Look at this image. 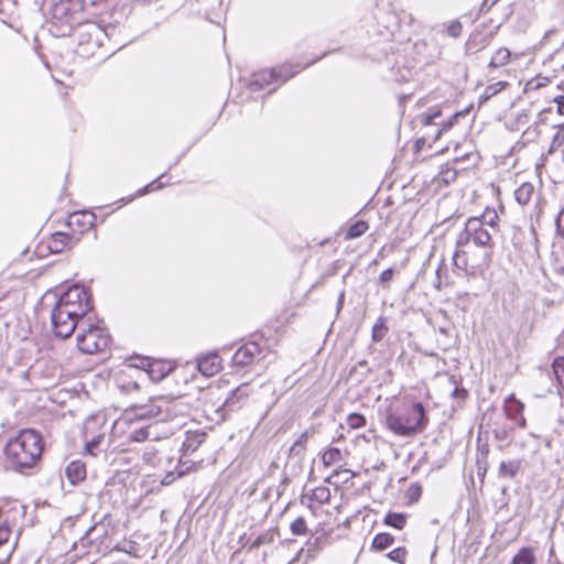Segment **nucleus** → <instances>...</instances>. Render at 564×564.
I'll return each mask as SVG.
<instances>
[{"mask_svg": "<svg viewBox=\"0 0 564 564\" xmlns=\"http://www.w3.org/2000/svg\"><path fill=\"white\" fill-rule=\"evenodd\" d=\"M42 453V435L33 429L20 431L7 443L4 448L8 464L19 471L33 467L41 458Z\"/></svg>", "mask_w": 564, "mask_h": 564, "instance_id": "obj_1", "label": "nucleus"}, {"mask_svg": "<svg viewBox=\"0 0 564 564\" xmlns=\"http://www.w3.org/2000/svg\"><path fill=\"white\" fill-rule=\"evenodd\" d=\"M429 423V417L421 402L414 403L403 412L388 410L386 426L393 434L402 437L413 436L423 432Z\"/></svg>", "mask_w": 564, "mask_h": 564, "instance_id": "obj_2", "label": "nucleus"}, {"mask_svg": "<svg viewBox=\"0 0 564 564\" xmlns=\"http://www.w3.org/2000/svg\"><path fill=\"white\" fill-rule=\"evenodd\" d=\"M115 30V26L105 28L93 21L79 22L73 30L77 39V54L84 57L96 55Z\"/></svg>", "mask_w": 564, "mask_h": 564, "instance_id": "obj_3", "label": "nucleus"}, {"mask_svg": "<svg viewBox=\"0 0 564 564\" xmlns=\"http://www.w3.org/2000/svg\"><path fill=\"white\" fill-rule=\"evenodd\" d=\"M131 412L138 420L153 419L158 422H164L182 415L184 404L180 398L155 397L148 404L134 405Z\"/></svg>", "mask_w": 564, "mask_h": 564, "instance_id": "obj_4", "label": "nucleus"}, {"mask_svg": "<svg viewBox=\"0 0 564 564\" xmlns=\"http://www.w3.org/2000/svg\"><path fill=\"white\" fill-rule=\"evenodd\" d=\"M110 344V335L99 323L95 324L87 317L78 327L77 346L85 354H96L105 350Z\"/></svg>", "mask_w": 564, "mask_h": 564, "instance_id": "obj_5", "label": "nucleus"}, {"mask_svg": "<svg viewBox=\"0 0 564 564\" xmlns=\"http://www.w3.org/2000/svg\"><path fill=\"white\" fill-rule=\"evenodd\" d=\"M473 242L476 247L486 249L484 259H488L494 248L492 236L489 230L482 226L477 217H470L465 228L458 234L456 245L459 247H468Z\"/></svg>", "mask_w": 564, "mask_h": 564, "instance_id": "obj_6", "label": "nucleus"}, {"mask_svg": "<svg viewBox=\"0 0 564 564\" xmlns=\"http://www.w3.org/2000/svg\"><path fill=\"white\" fill-rule=\"evenodd\" d=\"M83 4L79 0H59L51 9L52 23L61 30V35H69L80 22Z\"/></svg>", "mask_w": 564, "mask_h": 564, "instance_id": "obj_7", "label": "nucleus"}, {"mask_svg": "<svg viewBox=\"0 0 564 564\" xmlns=\"http://www.w3.org/2000/svg\"><path fill=\"white\" fill-rule=\"evenodd\" d=\"M303 68L300 65L283 64L271 69H261L251 75L248 86L251 91H258L273 83L282 84Z\"/></svg>", "mask_w": 564, "mask_h": 564, "instance_id": "obj_8", "label": "nucleus"}, {"mask_svg": "<svg viewBox=\"0 0 564 564\" xmlns=\"http://www.w3.org/2000/svg\"><path fill=\"white\" fill-rule=\"evenodd\" d=\"M270 351L267 345H260L257 341H248L240 346L232 356L235 366H249L259 362L269 356Z\"/></svg>", "mask_w": 564, "mask_h": 564, "instance_id": "obj_9", "label": "nucleus"}, {"mask_svg": "<svg viewBox=\"0 0 564 564\" xmlns=\"http://www.w3.org/2000/svg\"><path fill=\"white\" fill-rule=\"evenodd\" d=\"M51 321L55 335L63 339L68 338L76 328L78 329L79 323H82L72 315V312L69 313L56 305L52 310Z\"/></svg>", "mask_w": 564, "mask_h": 564, "instance_id": "obj_10", "label": "nucleus"}, {"mask_svg": "<svg viewBox=\"0 0 564 564\" xmlns=\"http://www.w3.org/2000/svg\"><path fill=\"white\" fill-rule=\"evenodd\" d=\"M470 246L459 247L456 245V250L453 254V265L456 270L464 272L466 275H475L480 263L470 259Z\"/></svg>", "mask_w": 564, "mask_h": 564, "instance_id": "obj_11", "label": "nucleus"}, {"mask_svg": "<svg viewBox=\"0 0 564 564\" xmlns=\"http://www.w3.org/2000/svg\"><path fill=\"white\" fill-rule=\"evenodd\" d=\"M523 409L524 404L520 400H518L514 397V394H511L508 398H506L503 403L505 414L509 420L514 421L517 425L521 429H525L527 426V421L522 415Z\"/></svg>", "mask_w": 564, "mask_h": 564, "instance_id": "obj_12", "label": "nucleus"}, {"mask_svg": "<svg viewBox=\"0 0 564 564\" xmlns=\"http://www.w3.org/2000/svg\"><path fill=\"white\" fill-rule=\"evenodd\" d=\"M198 370L206 377H212L220 371L221 359L217 352L207 354L197 359Z\"/></svg>", "mask_w": 564, "mask_h": 564, "instance_id": "obj_13", "label": "nucleus"}, {"mask_svg": "<svg viewBox=\"0 0 564 564\" xmlns=\"http://www.w3.org/2000/svg\"><path fill=\"white\" fill-rule=\"evenodd\" d=\"M56 303H90L89 296L85 288L79 285L70 286L67 291L63 292Z\"/></svg>", "mask_w": 564, "mask_h": 564, "instance_id": "obj_14", "label": "nucleus"}, {"mask_svg": "<svg viewBox=\"0 0 564 564\" xmlns=\"http://www.w3.org/2000/svg\"><path fill=\"white\" fill-rule=\"evenodd\" d=\"M96 215L90 212L74 213L69 216L68 225L77 226L82 232L94 227Z\"/></svg>", "mask_w": 564, "mask_h": 564, "instance_id": "obj_15", "label": "nucleus"}, {"mask_svg": "<svg viewBox=\"0 0 564 564\" xmlns=\"http://www.w3.org/2000/svg\"><path fill=\"white\" fill-rule=\"evenodd\" d=\"M491 43V35H485V33L476 29L468 37L466 42V50L471 53L479 52L487 47Z\"/></svg>", "mask_w": 564, "mask_h": 564, "instance_id": "obj_16", "label": "nucleus"}, {"mask_svg": "<svg viewBox=\"0 0 564 564\" xmlns=\"http://www.w3.org/2000/svg\"><path fill=\"white\" fill-rule=\"evenodd\" d=\"M249 393V384L242 383L239 387H237L235 390L230 392V395H228L225 401L223 402L221 408L219 411L221 412V417L226 415L227 412L234 411L236 409V402L235 397H239V399H242L247 397Z\"/></svg>", "mask_w": 564, "mask_h": 564, "instance_id": "obj_17", "label": "nucleus"}, {"mask_svg": "<svg viewBox=\"0 0 564 564\" xmlns=\"http://www.w3.org/2000/svg\"><path fill=\"white\" fill-rule=\"evenodd\" d=\"M66 478L77 485L86 478V465L80 460L70 462L65 469Z\"/></svg>", "mask_w": 564, "mask_h": 564, "instance_id": "obj_18", "label": "nucleus"}, {"mask_svg": "<svg viewBox=\"0 0 564 564\" xmlns=\"http://www.w3.org/2000/svg\"><path fill=\"white\" fill-rule=\"evenodd\" d=\"M73 242V237L66 232L57 231L52 235L48 241V249L53 253L63 252L65 249L70 248Z\"/></svg>", "mask_w": 564, "mask_h": 564, "instance_id": "obj_19", "label": "nucleus"}, {"mask_svg": "<svg viewBox=\"0 0 564 564\" xmlns=\"http://www.w3.org/2000/svg\"><path fill=\"white\" fill-rule=\"evenodd\" d=\"M205 440L206 433L203 431L187 432L182 446L184 454L194 453Z\"/></svg>", "mask_w": 564, "mask_h": 564, "instance_id": "obj_20", "label": "nucleus"}, {"mask_svg": "<svg viewBox=\"0 0 564 564\" xmlns=\"http://www.w3.org/2000/svg\"><path fill=\"white\" fill-rule=\"evenodd\" d=\"M172 370V367L163 361L155 360L152 362H148V376L154 381L159 382L163 380Z\"/></svg>", "mask_w": 564, "mask_h": 564, "instance_id": "obj_21", "label": "nucleus"}, {"mask_svg": "<svg viewBox=\"0 0 564 564\" xmlns=\"http://www.w3.org/2000/svg\"><path fill=\"white\" fill-rule=\"evenodd\" d=\"M55 305L69 313L72 312V315L78 321H87L86 316L93 308L91 303H56Z\"/></svg>", "mask_w": 564, "mask_h": 564, "instance_id": "obj_22", "label": "nucleus"}, {"mask_svg": "<svg viewBox=\"0 0 564 564\" xmlns=\"http://www.w3.org/2000/svg\"><path fill=\"white\" fill-rule=\"evenodd\" d=\"M521 467L520 459L502 460L498 468L499 478H513Z\"/></svg>", "mask_w": 564, "mask_h": 564, "instance_id": "obj_23", "label": "nucleus"}, {"mask_svg": "<svg viewBox=\"0 0 564 564\" xmlns=\"http://www.w3.org/2000/svg\"><path fill=\"white\" fill-rule=\"evenodd\" d=\"M536 557L532 547H521L512 557L511 564H535Z\"/></svg>", "mask_w": 564, "mask_h": 564, "instance_id": "obj_24", "label": "nucleus"}, {"mask_svg": "<svg viewBox=\"0 0 564 564\" xmlns=\"http://www.w3.org/2000/svg\"><path fill=\"white\" fill-rule=\"evenodd\" d=\"M510 57H511V52L507 47H500L492 55V57L489 62V67H491V68L502 67L509 63Z\"/></svg>", "mask_w": 564, "mask_h": 564, "instance_id": "obj_25", "label": "nucleus"}, {"mask_svg": "<svg viewBox=\"0 0 564 564\" xmlns=\"http://www.w3.org/2000/svg\"><path fill=\"white\" fill-rule=\"evenodd\" d=\"M534 193V186L531 183L521 184L514 192V197L520 205H527Z\"/></svg>", "mask_w": 564, "mask_h": 564, "instance_id": "obj_26", "label": "nucleus"}, {"mask_svg": "<svg viewBox=\"0 0 564 564\" xmlns=\"http://www.w3.org/2000/svg\"><path fill=\"white\" fill-rule=\"evenodd\" d=\"M393 542H394V536L391 535L390 533H387V532L378 533L375 535V538L372 540L371 549L376 550V551H383V550L388 549L389 546H391L393 544Z\"/></svg>", "mask_w": 564, "mask_h": 564, "instance_id": "obj_27", "label": "nucleus"}, {"mask_svg": "<svg viewBox=\"0 0 564 564\" xmlns=\"http://www.w3.org/2000/svg\"><path fill=\"white\" fill-rule=\"evenodd\" d=\"M386 525L402 530L406 523V516L400 512H388L383 519Z\"/></svg>", "mask_w": 564, "mask_h": 564, "instance_id": "obj_28", "label": "nucleus"}, {"mask_svg": "<svg viewBox=\"0 0 564 564\" xmlns=\"http://www.w3.org/2000/svg\"><path fill=\"white\" fill-rule=\"evenodd\" d=\"M387 319L383 316H380L375 323L371 332V338L375 343L381 341L384 336L388 334Z\"/></svg>", "mask_w": 564, "mask_h": 564, "instance_id": "obj_29", "label": "nucleus"}, {"mask_svg": "<svg viewBox=\"0 0 564 564\" xmlns=\"http://www.w3.org/2000/svg\"><path fill=\"white\" fill-rule=\"evenodd\" d=\"M369 226L368 223L365 220H358L355 224H352L347 232H346V239H356L361 237L367 230Z\"/></svg>", "mask_w": 564, "mask_h": 564, "instance_id": "obj_30", "label": "nucleus"}, {"mask_svg": "<svg viewBox=\"0 0 564 564\" xmlns=\"http://www.w3.org/2000/svg\"><path fill=\"white\" fill-rule=\"evenodd\" d=\"M448 270L444 262V260L441 261L436 269V279L434 282V286L436 290H441L443 285L448 284Z\"/></svg>", "mask_w": 564, "mask_h": 564, "instance_id": "obj_31", "label": "nucleus"}, {"mask_svg": "<svg viewBox=\"0 0 564 564\" xmlns=\"http://www.w3.org/2000/svg\"><path fill=\"white\" fill-rule=\"evenodd\" d=\"M341 459V453L337 447H330L322 455V460L325 466H332Z\"/></svg>", "mask_w": 564, "mask_h": 564, "instance_id": "obj_32", "label": "nucleus"}, {"mask_svg": "<svg viewBox=\"0 0 564 564\" xmlns=\"http://www.w3.org/2000/svg\"><path fill=\"white\" fill-rule=\"evenodd\" d=\"M553 371L558 386L564 391V357L555 358L553 361Z\"/></svg>", "mask_w": 564, "mask_h": 564, "instance_id": "obj_33", "label": "nucleus"}, {"mask_svg": "<svg viewBox=\"0 0 564 564\" xmlns=\"http://www.w3.org/2000/svg\"><path fill=\"white\" fill-rule=\"evenodd\" d=\"M307 438H308V432L305 431L303 432L300 437L293 443V445L291 446L290 448V453L292 455H295V456H300L304 449H305V444L307 442Z\"/></svg>", "mask_w": 564, "mask_h": 564, "instance_id": "obj_34", "label": "nucleus"}, {"mask_svg": "<svg viewBox=\"0 0 564 564\" xmlns=\"http://www.w3.org/2000/svg\"><path fill=\"white\" fill-rule=\"evenodd\" d=\"M507 86V83L506 82H497L495 84H491V85H488L482 94V96L480 97V100L484 101V100H488L489 98H491L492 96L497 95L498 93H500L505 87Z\"/></svg>", "mask_w": 564, "mask_h": 564, "instance_id": "obj_35", "label": "nucleus"}, {"mask_svg": "<svg viewBox=\"0 0 564 564\" xmlns=\"http://www.w3.org/2000/svg\"><path fill=\"white\" fill-rule=\"evenodd\" d=\"M290 530L293 535H304L307 532L305 519L303 517H297L291 522Z\"/></svg>", "mask_w": 564, "mask_h": 564, "instance_id": "obj_36", "label": "nucleus"}, {"mask_svg": "<svg viewBox=\"0 0 564 564\" xmlns=\"http://www.w3.org/2000/svg\"><path fill=\"white\" fill-rule=\"evenodd\" d=\"M479 220L482 223V226L490 227L492 230H495L497 226L498 215L495 210H486L481 217H478Z\"/></svg>", "mask_w": 564, "mask_h": 564, "instance_id": "obj_37", "label": "nucleus"}, {"mask_svg": "<svg viewBox=\"0 0 564 564\" xmlns=\"http://www.w3.org/2000/svg\"><path fill=\"white\" fill-rule=\"evenodd\" d=\"M347 425L352 429H360L366 425V419L360 413H350L346 420Z\"/></svg>", "mask_w": 564, "mask_h": 564, "instance_id": "obj_38", "label": "nucleus"}, {"mask_svg": "<svg viewBox=\"0 0 564 564\" xmlns=\"http://www.w3.org/2000/svg\"><path fill=\"white\" fill-rule=\"evenodd\" d=\"M406 550L404 547H397L387 554V557L393 562L403 564L406 557Z\"/></svg>", "mask_w": 564, "mask_h": 564, "instance_id": "obj_39", "label": "nucleus"}, {"mask_svg": "<svg viewBox=\"0 0 564 564\" xmlns=\"http://www.w3.org/2000/svg\"><path fill=\"white\" fill-rule=\"evenodd\" d=\"M442 115L441 109H433L431 112L422 113L420 116L421 122L424 126L432 124L436 118H438Z\"/></svg>", "mask_w": 564, "mask_h": 564, "instance_id": "obj_40", "label": "nucleus"}, {"mask_svg": "<svg viewBox=\"0 0 564 564\" xmlns=\"http://www.w3.org/2000/svg\"><path fill=\"white\" fill-rule=\"evenodd\" d=\"M394 275V269L389 268L384 270L378 279L379 284H381L384 289L389 288V283L392 281Z\"/></svg>", "mask_w": 564, "mask_h": 564, "instance_id": "obj_41", "label": "nucleus"}, {"mask_svg": "<svg viewBox=\"0 0 564 564\" xmlns=\"http://www.w3.org/2000/svg\"><path fill=\"white\" fill-rule=\"evenodd\" d=\"M511 431H512V427L501 426V427H495L492 430V433L497 441L503 442V441L508 440Z\"/></svg>", "mask_w": 564, "mask_h": 564, "instance_id": "obj_42", "label": "nucleus"}, {"mask_svg": "<svg viewBox=\"0 0 564 564\" xmlns=\"http://www.w3.org/2000/svg\"><path fill=\"white\" fill-rule=\"evenodd\" d=\"M326 541H327V533L323 532L321 535H318L314 539H310L306 542V545L308 546V551L311 550V547L322 549L324 542H326Z\"/></svg>", "mask_w": 564, "mask_h": 564, "instance_id": "obj_43", "label": "nucleus"}, {"mask_svg": "<svg viewBox=\"0 0 564 564\" xmlns=\"http://www.w3.org/2000/svg\"><path fill=\"white\" fill-rule=\"evenodd\" d=\"M463 25L459 21L455 20L447 26V34L452 37H458L462 34Z\"/></svg>", "mask_w": 564, "mask_h": 564, "instance_id": "obj_44", "label": "nucleus"}, {"mask_svg": "<svg viewBox=\"0 0 564 564\" xmlns=\"http://www.w3.org/2000/svg\"><path fill=\"white\" fill-rule=\"evenodd\" d=\"M149 437V427H140L131 433V438L135 442H143Z\"/></svg>", "mask_w": 564, "mask_h": 564, "instance_id": "obj_45", "label": "nucleus"}, {"mask_svg": "<svg viewBox=\"0 0 564 564\" xmlns=\"http://www.w3.org/2000/svg\"><path fill=\"white\" fill-rule=\"evenodd\" d=\"M163 186H164L163 183H158V180H155V181L149 183L148 185H145L144 187L140 188L137 193V196L145 195L147 193L155 191V189H160Z\"/></svg>", "mask_w": 564, "mask_h": 564, "instance_id": "obj_46", "label": "nucleus"}, {"mask_svg": "<svg viewBox=\"0 0 564 564\" xmlns=\"http://www.w3.org/2000/svg\"><path fill=\"white\" fill-rule=\"evenodd\" d=\"M422 494V487L419 484H412L408 489V497L411 501H417Z\"/></svg>", "mask_w": 564, "mask_h": 564, "instance_id": "obj_47", "label": "nucleus"}, {"mask_svg": "<svg viewBox=\"0 0 564 564\" xmlns=\"http://www.w3.org/2000/svg\"><path fill=\"white\" fill-rule=\"evenodd\" d=\"M271 540H272V538H271L268 533H265V534H261V535H259L258 538H256V539L251 542V544H250V550H254V549L260 547V546H261V545H263V544H268V543H270V542H271Z\"/></svg>", "mask_w": 564, "mask_h": 564, "instance_id": "obj_48", "label": "nucleus"}, {"mask_svg": "<svg viewBox=\"0 0 564 564\" xmlns=\"http://www.w3.org/2000/svg\"><path fill=\"white\" fill-rule=\"evenodd\" d=\"M185 474L184 470L178 471H169L162 479V485L169 486L171 485L176 478L183 476Z\"/></svg>", "mask_w": 564, "mask_h": 564, "instance_id": "obj_49", "label": "nucleus"}, {"mask_svg": "<svg viewBox=\"0 0 564 564\" xmlns=\"http://www.w3.org/2000/svg\"><path fill=\"white\" fill-rule=\"evenodd\" d=\"M10 527L7 521L0 523V545L4 544L10 536Z\"/></svg>", "mask_w": 564, "mask_h": 564, "instance_id": "obj_50", "label": "nucleus"}, {"mask_svg": "<svg viewBox=\"0 0 564 564\" xmlns=\"http://www.w3.org/2000/svg\"><path fill=\"white\" fill-rule=\"evenodd\" d=\"M102 440L104 435L94 436L90 441L86 443V451L90 454H94V451L98 447Z\"/></svg>", "mask_w": 564, "mask_h": 564, "instance_id": "obj_51", "label": "nucleus"}, {"mask_svg": "<svg viewBox=\"0 0 564 564\" xmlns=\"http://www.w3.org/2000/svg\"><path fill=\"white\" fill-rule=\"evenodd\" d=\"M107 516L104 517V519L99 522V523H96L95 525L90 527L86 534H90L91 532H98L99 533V536H101V534H106V525H105V521L107 520Z\"/></svg>", "mask_w": 564, "mask_h": 564, "instance_id": "obj_52", "label": "nucleus"}, {"mask_svg": "<svg viewBox=\"0 0 564 564\" xmlns=\"http://www.w3.org/2000/svg\"><path fill=\"white\" fill-rule=\"evenodd\" d=\"M316 499L321 502L328 501L330 497L329 489L327 488H317L315 491Z\"/></svg>", "mask_w": 564, "mask_h": 564, "instance_id": "obj_53", "label": "nucleus"}, {"mask_svg": "<svg viewBox=\"0 0 564 564\" xmlns=\"http://www.w3.org/2000/svg\"><path fill=\"white\" fill-rule=\"evenodd\" d=\"M555 225L557 232L564 238V208L556 217Z\"/></svg>", "mask_w": 564, "mask_h": 564, "instance_id": "obj_54", "label": "nucleus"}, {"mask_svg": "<svg viewBox=\"0 0 564 564\" xmlns=\"http://www.w3.org/2000/svg\"><path fill=\"white\" fill-rule=\"evenodd\" d=\"M460 116V112H456L454 113L444 124H443V128L438 131V133L443 132V131H447L449 130L453 124L456 122L457 118Z\"/></svg>", "mask_w": 564, "mask_h": 564, "instance_id": "obj_55", "label": "nucleus"}, {"mask_svg": "<svg viewBox=\"0 0 564 564\" xmlns=\"http://www.w3.org/2000/svg\"><path fill=\"white\" fill-rule=\"evenodd\" d=\"M496 2V0H484L479 9V14L489 11Z\"/></svg>", "mask_w": 564, "mask_h": 564, "instance_id": "obj_56", "label": "nucleus"}, {"mask_svg": "<svg viewBox=\"0 0 564 564\" xmlns=\"http://www.w3.org/2000/svg\"><path fill=\"white\" fill-rule=\"evenodd\" d=\"M564 142V124L560 127L558 131L554 135L553 143L561 145Z\"/></svg>", "mask_w": 564, "mask_h": 564, "instance_id": "obj_57", "label": "nucleus"}, {"mask_svg": "<svg viewBox=\"0 0 564 564\" xmlns=\"http://www.w3.org/2000/svg\"><path fill=\"white\" fill-rule=\"evenodd\" d=\"M554 102L557 105V112L564 115V96H557L554 98Z\"/></svg>", "mask_w": 564, "mask_h": 564, "instance_id": "obj_58", "label": "nucleus"}, {"mask_svg": "<svg viewBox=\"0 0 564 564\" xmlns=\"http://www.w3.org/2000/svg\"><path fill=\"white\" fill-rule=\"evenodd\" d=\"M456 178V171L455 170H451L448 169L445 173H444V181L445 182H449V181H454Z\"/></svg>", "mask_w": 564, "mask_h": 564, "instance_id": "obj_59", "label": "nucleus"}, {"mask_svg": "<svg viewBox=\"0 0 564 564\" xmlns=\"http://www.w3.org/2000/svg\"><path fill=\"white\" fill-rule=\"evenodd\" d=\"M344 299H345V292L341 291L339 296H338V301H337V306H336L337 312H339L341 310V307L344 305Z\"/></svg>", "mask_w": 564, "mask_h": 564, "instance_id": "obj_60", "label": "nucleus"}, {"mask_svg": "<svg viewBox=\"0 0 564 564\" xmlns=\"http://www.w3.org/2000/svg\"><path fill=\"white\" fill-rule=\"evenodd\" d=\"M467 394L465 389L455 388L452 392L453 397H465Z\"/></svg>", "mask_w": 564, "mask_h": 564, "instance_id": "obj_61", "label": "nucleus"}, {"mask_svg": "<svg viewBox=\"0 0 564 564\" xmlns=\"http://www.w3.org/2000/svg\"><path fill=\"white\" fill-rule=\"evenodd\" d=\"M367 366H368L367 360H360V361H358V364H357V366L354 368V370H355L357 367L367 368Z\"/></svg>", "mask_w": 564, "mask_h": 564, "instance_id": "obj_62", "label": "nucleus"}, {"mask_svg": "<svg viewBox=\"0 0 564 564\" xmlns=\"http://www.w3.org/2000/svg\"><path fill=\"white\" fill-rule=\"evenodd\" d=\"M499 28L500 26L498 25L495 30L490 31L489 33H485V35H491V41H492L495 35L497 34Z\"/></svg>", "mask_w": 564, "mask_h": 564, "instance_id": "obj_63", "label": "nucleus"}, {"mask_svg": "<svg viewBox=\"0 0 564 564\" xmlns=\"http://www.w3.org/2000/svg\"><path fill=\"white\" fill-rule=\"evenodd\" d=\"M471 154H464L462 158H455V161L458 162V161H462L464 159H469Z\"/></svg>", "mask_w": 564, "mask_h": 564, "instance_id": "obj_64", "label": "nucleus"}]
</instances>
